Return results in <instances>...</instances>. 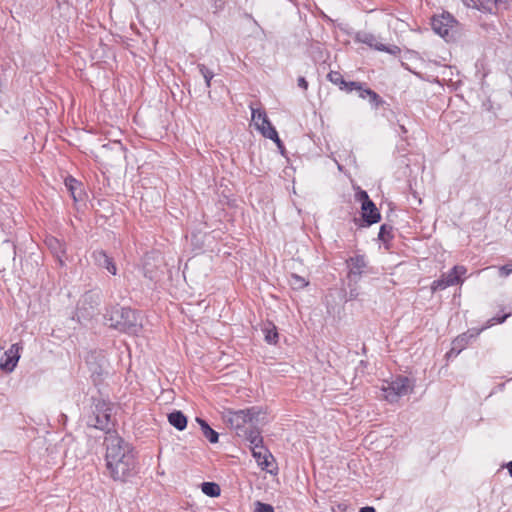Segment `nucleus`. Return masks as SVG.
Instances as JSON below:
<instances>
[{"instance_id": "36", "label": "nucleus", "mask_w": 512, "mask_h": 512, "mask_svg": "<svg viewBox=\"0 0 512 512\" xmlns=\"http://www.w3.org/2000/svg\"><path fill=\"white\" fill-rule=\"evenodd\" d=\"M112 145L116 148L117 152L120 155L123 154V146H122V144L120 142H114Z\"/></svg>"}, {"instance_id": "5", "label": "nucleus", "mask_w": 512, "mask_h": 512, "mask_svg": "<svg viewBox=\"0 0 512 512\" xmlns=\"http://www.w3.org/2000/svg\"><path fill=\"white\" fill-rule=\"evenodd\" d=\"M251 114H252V122L255 128L266 138L273 140L277 147L283 151L284 146L281 139L278 136V133L275 127L271 124L270 120L267 117V114L264 110L254 108L250 105Z\"/></svg>"}, {"instance_id": "9", "label": "nucleus", "mask_w": 512, "mask_h": 512, "mask_svg": "<svg viewBox=\"0 0 512 512\" xmlns=\"http://www.w3.org/2000/svg\"><path fill=\"white\" fill-rule=\"evenodd\" d=\"M483 329L484 328L479 329V330H477V329L468 330L467 332L462 333L461 335L457 336L452 341V347L449 350V352L447 353V357L459 355L460 352L466 348V346L469 344V342L472 339L476 338L481 333V331Z\"/></svg>"}, {"instance_id": "41", "label": "nucleus", "mask_w": 512, "mask_h": 512, "mask_svg": "<svg viewBox=\"0 0 512 512\" xmlns=\"http://www.w3.org/2000/svg\"><path fill=\"white\" fill-rule=\"evenodd\" d=\"M498 0H487L488 3H494L496 4Z\"/></svg>"}, {"instance_id": "29", "label": "nucleus", "mask_w": 512, "mask_h": 512, "mask_svg": "<svg viewBox=\"0 0 512 512\" xmlns=\"http://www.w3.org/2000/svg\"><path fill=\"white\" fill-rule=\"evenodd\" d=\"M392 226L390 225H387V224H383L381 227H380V231H379V234H378V238L382 241H388L390 238H392Z\"/></svg>"}, {"instance_id": "4", "label": "nucleus", "mask_w": 512, "mask_h": 512, "mask_svg": "<svg viewBox=\"0 0 512 512\" xmlns=\"http://www.w3.org/2000/svg\"><path fill=\"white\" fill-rule=\"evenodd\" d=\"M101 293L98 291L85 292L78 301L76 317L78 321L90 320L99 314Z\"/></svg>"}, {"instance_id": "13", "label": "nucleus", "mask_w": 512, "mask_h": 512, "mask_svg": "<svg viewBox=\"0 0 512 512\" xmlns=\"http://www.w3.org/2000/svg\"><path fill=\"white\" fill-rule=\"evenodd\" d=\"M95 264L100 268H105L112 275L117 274L116 265L111 257L104 250H96L92 253Z\"/></svg>"}, {"instance_id": "7", "label": "nucleus", "mask_w": 512, "mask_h": 512, "mask_svg": "<svg viewBox=\"0 0 512 512\" xmlns=\"http://www.w3.org/2000/svg\"><path fill=\"white\" fill-rule=\"evenodd\" d=\"M431 26L436 34L449 41L453 37L457 20L450 13L443 12L432 17Z\"/></svg>"}, {"instance_id": "16", "label": "nucleus", "mask_w": 512, "mask_h": 512, "mask_svg": "<svg viewBox=\"0 0 512 512\" xmlns=\"http://www.w3.org/2000/svg\"><path fill=\"white\" fill-rule=\"evenodd\" d=\"M467 268L463 265H455L448 273H444L450 286L461 285L464 282L463 276Z\"/></svg>"}, {"instance_id": "17", "label": "nucleus", "mask_w": 512, "mask_h": 512, "mask_svg": "<svg viewBox=\"0 0 512 512\" xmlns=\"http://www.w3.org/2000/svg\"><path fill=\"white\" fill-rule=\"evenodd\" d=\"M244 440L249 443V447L251 450L259 449L260 447H264L263 438L260 432V426L253 427L247 434L241 436Z\"/></svg>"}, {"instance_id": "10", "label": "nucleus", "mask_w": 512, "mask_h": 512, "mask_svg": "<svg viewBox=\"0 0 512 512\" xmlns=\"http://www.w3.org/2000/svg\"><path fill=\"white\" fill-rule=\"evenodd\" d=\"M21 346L18 343L12 344L11 347L5 351L1 360H0V369L4 372L11 373L20 358Z\"/></svg>"}, {"instance_id": "27", "label": "nucleus", "mask_w": 512, "mask_h": 512, "mask_svg": "<svg viewBox=\"0 0 512 512\" xmlns=\"http://www.w3.org/2000/svg\"><path fill=\"white\" fill-rule=\"evenodd\" d=\"M446 276L444 275V273L440 276L439 279L437 280H434L431 284V290L433 292H436V291H441V290H444L446 289L447 287H450L449 283H448V280H446Z\"/></svg>"}, {"instance_id": "6", "label": "nucleus", "mask_w": 512, "mask_h": 512, "mask_svg": "<svg viewBox=\"0 0 512 512\" xmlns=\"http://www.w3.org/2000/svg\"><path fill=\"white\" fill-rule=\"evenodd\" d=\"M111 410L108 404L98 401L92 414L87 418V425L106 431V436H108V433H116L115 431H111V426L113 425Z\"/></svg>"}, {"instance_id": "2", "label": "nucleus", "mask_w": 512, "mask_h": 512, "mask_svg": "<svg viewBox=\"0 0 512 512\" xmlns=\"http://www.w3.org/2000/svg\"><path fill=\"white\" fill-rule=\"evenodd\" d=\"M223 418L238 437L247 434L253 427L264 425L266 422L265 413L258 407L237 411L228 410Z\"/></svg>"}, {"instance_id": "38", "label": "nucleus", "mask_w": 512, "mask_h": 512, "mask_svg": "<svg viewBox=\"0 0 512 512\" xmlns=\"http://www.w3.org/2000/svg\"><path fill=\"white\" fill-rule=\"evenodd\" d=\"M507 469H508L509 474H510V475H511V477H512V461H510V462L507 464Z\"/></svg>"}, {"instance_id": "14", "label": "nucleus", "mask_w": 512, "mask_h": 512, "mask_svg": "<svg viewBox=\"0 0 512 512\" xmlns=\"http://www.w3.org/2000/svg\"><path fill=\"white\" fill-rule=\"evenodd\" d=\"M359 40L362 43L370 47H373L378 51H385L393 55L397 54L400 51V49L397 46L387 47L384 44L378 43L377 37L370 33L363 34L362 36L359 37Z\"/></svg>"}, {"instance_id": "8", "label": "nucleus", "mask_w": 512, "mask_h": 512, "mask_svg": "<svg viewBox=\"0 0 512 512\" xmlns=\"http://www.w3.org/2000/svg\"><path fill=\"white\" fill-rule=\"evenodd\" d=\"M384 397L390 403L397 402L402 396L409 394L412 390L407 377H397L382 388Z\"/></svg>"}, {"instance_id": "1", "label": "nucleus", "mask_w": 512, "mask_h": 512, "mask_svg": "<svg viewBox=\"0 0 512 512\" xmlns=\"http://www.w3.org/2000/svg\"><path fill=\"white\" fill-rule=\"evenodd\" d=\"M106 467L115 481H125L134 473L135 455L133 447L117 433L105 437Z\"/></svg>"}, {"instance_id": "33", "label": "nucleus", "mask_w": 512, "mask_h": 512, "mask_svg": "<svg viewBox=\"0 0 512 512\" xmlns=\"http://www.w3.org/2000/svg\"><path fill=\"white\" fill-rule=\"evenodd\" d=\"M463 3L467 7L480 9V5H482V2L480 0H463Z\"/></svg>"}, {"instance_id": "42", "label": "nucleus", "mask_w": 512, "mask_h": 512, "mask_svg": "<svg viewBox=\"0 0 512 512\" xmlns=\"http://www.w3.org/2000/svg\"><path fill=\"white\" fill-rule=\"evenodd\" d=\"M218 0H215V2H217Z\"/></svg>"}, {"instance_id": "20", "label": "nucleus", "mask_w": 512, "mask_h": 512, "mask_svg": "<svg viewBox=\"0 0 512 512\" xmlns=\"http://www.w3.org/2000/svg\"><path fill=\"white\" fill-rule=\"evenodd\" d=\"M168 422L177 430L182 431L187 426V417L182 411L175 410L168 414Z\"/></svg>"}, {"instance_id": "34", "label": "nucleus", "mask_w": 512, "mask_h": 512, "mask_svg": "<svg viewBox=\"0 0 512 512\" xmlns=\"http://www.w3.org/2000/svg\"><path fill=\"white\" fill-rule=\"evenodd\" d=\"M298 86L306 90L308 88V82L304 77H299L298 80Z\"/></svg>"}, {"instance_id": "26", "label": "nucleus", "mask_w": 512, "mask_h": 512, "mask_svg": "<svg viewBox=\"0 0 512 512\" xmlns=\"http://www.w3.org/2000/svg\"><path fill=\"white\" fill-rule=\"evenodd\" d=\"M289 283L291 287L295 290H300L306 287L309 282L306 281L303 277L297 275V274H291L289 278Z\"/></svg>"}, {"instance_id": "19", "label": "nucleus", "mask_w": 512, "mask_h": 512, "mask_svg": "<svg viewBox=\"0 0 512 512\" xmlns=\"http://www.w3.org/2000/svg\"><path fill=\"white\" fill-rule=\"evenodd\" d=\"M45 242L51 252L56 256L59 263L63 265L62 256L65 254L64 244L54 237L47 238Z\"/></svg>"}, {"instance_id": "28", "label": "nucleus", "mask_w": 512, "mask_h": 512, "mask_svg": "<svg viewBox=\"0 0 512 512\" xmlns=\"http://www.w3.org/2000/svg\"><path fill=\"white\" fill-rule=\"evenodd\" d=\"M198 69L205 80L206 87L210 88L211 80L214 77V73L211 70H209L204 64H198Z\"/></svg>"}, {"instance_id": "11", "label": "nucleus", "mask_w": 512, "mask_h": 512, "mask_svg": "<svg viewBox=\"0 0 512 512\" xmlns=\"http://www.w3.org/2000/svg\"><path fill=\"white\" fill-rule=\"evenodd\" d=\"M349 266V280L353 282H357L362 275L365 267H366V261L364 256L357 255L355 257H351L348 261Z\"/></svg>"}, {"instance_id": "39", "label": "nucleus", "mask_w": 512, "mask_h": 512, "mask_svg": "<svg viewBox=\"0 0 512 512\" xmlns=\"http://www.w3.org/2000/svg\"><path fill=\"white\" fill-rule=\"evenodd\" d=\"M357 296V293L354 292V290H351L350 291V297L353 298V297H356Z\"/></svg>"}, {"instance_id": "32", "label": "nucleus", "mask_w": 512, "mask_h": 512, "mask_svg": "<svg viewBox=\"0 0 512 512\" xmlns=\"http://www.w3.org/2000/svg\"><path fill=\"white\" fill-rule=\"evenodd\" d=\"M511 314L508 313V314H504L503 316H495L493 318H491L488 322L489 326L490 325H493V324H496V323H503L505 322V320L510 316Z\"/></svg>"}, {"instance_id": "25", "label": "nucleus", "mask_w": 512, "mask_h": 512, "mask_svg": "<svg viewBox=\"0 0 512 512\" xmlns=\"http://www.w3.org/2000/svg\"><path fill=\"white\" fill-rule=\"evenodd\" d=\"M202 492L210 497H217L220 495V487L214 482H203L201 485Z\"/></svg>"}, {"instance_id": "35", "label": "nucleus", "mask_w": 512, "mask_h": 512, "mask_svg": "<svg viewBox=\"0 0 512 512\" xmlns=\"http://www.w3.org/2000/svg\"><path fill=\"white\" fill-rule=\"evenodd\" d=\"M359 199H360L361 203H364V202L367 201V199H370V198H369L368 194L365 191H361L359 193Z\"/></svg>"}, {"instance_id": "3", "label": "nucleus", "mask_w": 512, "mask_h": 512, "mask_svg": "<svg viewBox=\"0 0 512 512\" xmlns=\"http://www.w3.org/2000/svg\"><path fill=\"white\" fill-rule=\"evenodd\" d=\"M104 319L109 327L128 334H137L142 328L138 314L127 307L113 306L106 311Z\"/></svg>"}, {"instance_id": "23", "label": "nucleus", "mask_w": 512, "mask_h": 512, "mask_svg": "<svg viewBox=\"0 0 512 512\" xmlns=\"http://www.w3.org/2000/svg\"><path fill=\"white\" fill-rule=\"evenodd\" d=\"M262 331L264 333L265 341L268 344H276L277 343L279 335L277 332V328L274 324H272V323L265 324Z\"/></svg>"}, {"instance_id": "37", "label": "nucleus", "mask_w": 512, "mask_h": 512, "mask_svg": "<svg viewBox=\"0 0 512 512\" xmlns=\"http://www.w3.org/2000/svg\"><path fill=\"white\" fill-rule=\"evenodd\" d=\"M359 512H376V511L373 507L366 506V507L361 508Z\"/></svg>"}, {"instance_id": "22", "label": "nucleus", "mask_w": 512, "mask_h": 512, "mask_svg": "<svg viewBox=\"0 0 512 512\" xmlns=\"http://www.w3.org/2000/svg\"><path fill=\"white\" fill-rule=\"evenodd\" d=\"M196 422L200 425L201 431L203 435L211 442L217 443L219 439V434L213 430L209 424L202 418L197 417Z\"/></svg>"}, {"instance_id": "21", "label": "nucleus", "mask_w": 512, "mask_h": 512, "mask_svg": "<svg viewBox=\"0 0 512 512\" xmlns=\"http://www.w3.org/2000/svg\"><path fill=\"white\" fill-rule=\"evenodd\" d=\"M80 186H81V184L71 176H69L65 179V187L70 192L74 201H78V200L82 199L83 192H82V189Z\"/></svg>"}, {"instance_id": "15", "label": "nucleus", "mask_w": 512, "mask_h": 512, "mask_svg": "<svg viewBox=\"0 0 512 512\" xmlns=\"http://www.w3.org/2000/svg\"><path fill=\"white\" fill-rule=\"evenodd\" d=\"M327 78L331 83L338 85L341 90H345L347 92L356 89H361V83L354 81L347 82L344 80L342 74L337 71H331L330 73H328Z\"/></svg>"}, {"instance_id": "30", "label": "nucleus", "mask_w": 512, "mask_h": 512, "mask_svg": "<svg viewBox=\"0 0 512 512\" xmlns=\"http://www.w3.org/2000/svg\"><path fill=\"white\" fill-rule=\"evenodd\" d=\"M254 512H274V508L270 504L256 502Z\"/></svg>"}, {"instance_id": "31", "label": "nucleus", "mask_w": 512, "mask_h": 512, "mask_svg": "<svg viewBox=\"0 0 512 512\" xmlns=\"http://www.w3.org/2000/svg\"><path fill=\"white\" fill-rule=\"evenodd\" d=\"M511 273H512V263L511 264H507V265H503V266H501L499 268V275L501 277H507Z\"/></svg>"}, {"instance_id": "18", "label": "nucleus", "mask_w": 512, "mask_h": 512, "mask_svg": "<svg viewBox=\"0 0 512 512\" xmlns=\"http://www.w3.org/2000/svg\"><path fill=\"white\" fill-rule=\"evenodd\" d=\"M251 451L257 464L263 469H268V467L271 465L270 459L273 458L272 454L265 447H260L259 449Z\"/></svg>"}, {"instance_id": "12", "label": "nucleus", "mask_w": 512, "mask_h": 512, "mask_svg": "<svg viewBox=\"0 0 512 512\" xmlns=\"http://www.w3.org/2000/svg\"><path fill=\"white\" fill-rule=\"evenodd\" d=\"M362 218L367 226L375 224L380 221L381 215L371 199H367L366 202L362 203Z\"/></svg>"}, {"instance_id": "24", "label": "nucleus", "mask_w": 512, "mask_h": 512, "mask_svg": "<svg viewBox=\"0 0 512 512\" xmlns=\"http://www.w3.org/2000/svg\"><path fill=\"white\" fill-rule=\"evenodd\" d=\"M356 90L359 91V97H361L363 99H365L366 97H369L370 103L373 104L375 107H378L383 103V100L381 99V97L376 92H374L373 90H371L369 88L364 89L361 86V89H356Z\"/></svg>"}, {"instance_id": "40", "label": "nucleus", "mask_w": 512, "mask_h": 512, "mask_svg": "<svg viewBox=\"0 0 512 512\" xmlns=\"http://www.w3.org/2000/svg\"><path fill=\"white\" fill-rule=\"evenodd\" d=\"M400 129H401V131H402L403 133H406V132H407L406 128H405L403 125H401V126H400Z\"/></svg>"}]
</instances>
